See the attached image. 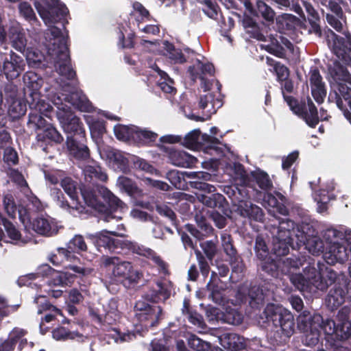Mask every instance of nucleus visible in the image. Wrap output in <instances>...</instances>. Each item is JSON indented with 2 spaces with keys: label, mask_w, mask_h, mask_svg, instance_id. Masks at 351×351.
Listing matches in <instances>:
<instances>
[{
  "label": "nucleus",
  "mask_w": 351,
  "mask_h": 351,
  "mask_svg": "<svg viewBox=\"0 0 351 351\" xmlns=\"http://www.w3.org/2000/svg\"><path fill=\"white\" fill-rule=\"evenodd\" d=\"M170 297V291L166 284L156 282L145 294V298L151 302H165Z\"/></svg>",
  "instance_id": "obj_26"
},
{
  "label": "nucleus",
  "mask_w": 351,
  "mask_h": 351,
  "mask_svg": "<svg viewBox=\"0 0 351 351\" xmlns=\"http://www.w3.org/2000/svg\"><path fill=\"white\" fill-rule=\"evenodd\" d=\"M221 345L229 351L245 350L243 338L235 333H226L220 339Z\"/></svg>",
  "instance_id": "obj_31"
},
{
  "label": "nucleus",
  "mask_w": 351,
  "mask_h": 351,
  "mask_svg": "<svg viewBox=\"0 0 351 351\" xmlns=\"http://www.w3.org/2000/svg\"><path fill=\"white\" fill-rule=\"evenodd\" d=\"M61 186L71 200H78L77 186V183L70 177H64L61 180Z\"/></svg>",
  "instance_id": "obj_52"
},
{
  "label": "nucleus",
  "mask_w": 351,
  "mask_h": 351,
  "mask_svg": "<svg viewBox=\"0 0 351 351\" xmlns=\"http://www.w3.org/2000/svg\"><path fill=\"white\" fill-rule=\"evenodd\" d=\"M135 317L145 326L154 327L163 318L160 306H152L144 301L138 300L134 305Z\"/></svg>",
  "instance_id": "obj_8"
},
{
  "label": "nucleus",
  "mask_w": 351,
  "mask_h": 351,
  "mask_svg": "<svg viewBox=\"0 0 351 351\" xmlns=\"http://www.w3.org/2000/svg\"><path fill=\"white\" fill-rule=\"evenodd\" d=\"M158 138V134L147 129H141L136 126L134 141L139 145H149L154 143Z\"/></svg>",
  "instance_id": "obj_40"
},
{
  "label": "nucleus",
  "mask_w": 351,
  "mask_h": 351,
  "mask_svg": "<svg viewBox=\"0 0 351 351\" xmlns=\"http://www.w3.org/2000/svg\"><path fill=\"white\" fill-rule=\"evenodd\" d=\"M237 298L241 303H248L252 308L258 309L264 304L265 294L263 289L259 286H251L247 294L238 291Z\"/></svg>",
  "instance_id": "obj_14"
},
{
  "label": "nucleus",
  "mask_w": 351,
  "mask_h": 351,
  "mask_svg": "<svg viewBox=\"0 0 351 351\" xmlns=\"http://www.w3.org/2000/svg\"><path fill=\"white\" fill-rule=\"evenodd\" d=\"M26 111V104L21 101H14L9 108V113L14 119H20L25 114Z\"/></svg>",
  "instance_id": "obj_57"
},
{
  "label": "nucleus",
  "mask_w": 351,
  "mask_h": 351,
  "mask_svg": "<svg viewBox=\"0 0 351 351\" xmlns=\"http://www.w3.org/2000/svg\"><path fill=\"white\" fill-rule=\"evenodd\" d=\"M321 330L324 331L328 339H337L341 341V335L339 332V324L337 321L335 322L331 319L324 320L322 317V323L320 326Z\"/></svg>",
  "instance_id": "obj_42"
},
{
  "label": "nucleus",
  "mask_w": 351,
  "mask_h": 351,
  "mask_svg": "<svg viewBox=\"0 0 351 351\" xmlns=\"http://www.w3.org/2000/svg\"><path fill=\"white\" fill-rule=\"evenodd\" d=\"M198 198L203 204L208 207L219 210L226 215H228V213H230L228 202L226 197L220 193H213L210 195L202 194Z\"/></svg>",
  "instance_id": "obj_21"
},
{
  "label": "nucleus",
  "mask_w": 351,
  "mask_h": 351,
  "mask_svg": "<svg viewBox=\"0 0 351 351\" xmlns=\"http://www.w3.org/2000/svg\"><path fill=\"white\" fill-rule=\"evenodd\" d=\"M106 122L104 120L94 121L90 125L92 136L101 137L106 132Z\"/></svg>",
  "instance_id": "obj_64"
},
{
  "label": "nucleus",
  "mask_w": 351,
  "mask_h": 351,
  "mask_svg": "<svg viewBox=\"0 0 351 351\" xmlns=\"http://www.w3.org/2000/svg\"><path fill=\"white\" fill-rule=\"evenodd\" d=\"M66 134V141L86 137V130L80 119L76 116L71 118L62 127Z\"/></svg>",
  "instance_id": "obj_25"
},
{
  "label": "nucleus",
  "mask_w": 351,
  "mask_h": 351,
  "mask_svg": "<svg viewBox=\"0 0 351 351\" xmlns=\"http://www.w3.org/2000/svg\"><path fill=\"white\" fill-rule=\"evenodd\" d=\"M23 80L26 86L30 91L29 97L31 98V101H27L29 103V107L35 108L34 110L31 111L29 114L27 126L36 131L40 130L47 123L40 114L43 110L41 106L43 105L40 101V94L39 90L42 86L43 81L34 72H27L23 76Z\"/></svg>",
  "instance_id": "obj_3"
},
{
  "label": "nucleus",
  "mask_w": 351,
  "mask_h": 351,
  "mask_svg": "<svg viewBox=\"0 0 351 351\" xmlns=\"http://www.w3.org/2000/svg\"><path fill=\"white\" fill-rule=\"evenodd\" d=\"M221 319L230 324L239 325L243 322V316L239 311L229 308L222 313Z\"/></svg>",
  "instance_id": "obj_51"
},
{
  "label": "nucleus",
  "mask_w": 351,
  "mask_h": 351,
  "mask_svg": "<svg viewBox=\"0 0 351 351\" xmlns=\"http://www.w3.org/2000/svg\"><path fill=\"white\" fill-rule=\"evenodd\" d=\"M168 158L175 166L191 168L197 162V159L187 152L171 149L168 152Z\"/></svg>",
  "instance_id": "obj_24"
},
{
  "label": "nucleus",
  "mask_w": 351,
  "mask_h": 351,
  "mask_svg": "<svg viewBox=\"0 0 351 351\" xmlns=\"http://www.w3.org/2000/svg\"><path fill=\"white\" fill-rule=\"evenodd\" d=\"M327 38L332 40V53L346 65L351 64V33L349 31L342 32L341 35L335 34L328 29Z\"/></svg>",
  "instance_id": "obj_7"
},
{
  "label": "nucleus",
  "mask_w": 351,
  "mask_h": 351,
  "mask_svg": "<svg viewBox=\"0 0 351 351\" xmlns=\"http://www.w3.org/2000/svg\"><path fill=\"white\" fill-rule=\"evenodd\" d=\"M302 274H292L290 276L291 282L301 291H311L313 288L320 291L327 289V283L322 280V276L313 266L310 265L303 269Z\"/></svg>",
  "instance_id": "obj_6"
},
{
  "label": "nucleus",
  "mask_w": 351,
  "mask_h": 351,
  "mask_svg": "<svg viewBox=\"0 0 351 351\" xmlns=\"http://www.w3.org/2000/svg\"><path fill=\"white\" fill-rule=\"evenodd\" d=\"M254 16L261 17L267 21H273L275 12L263 0H256L255 6L252 4V10H247Z\"/></svg>",
  "instance_id": "obj_34"
},
{
  "label": "nucleus",
  "mask_w": 351,
  "mask_h": 351,
  "mask_svg": "<svg viewBox=\"0 0 351 351\" xmlns=\"http://www.w3.org/2000/svg\"><path fill=\"white\" fill-rule=\"evenodd\" d=\"M51 195L60 207L68 210L71 214L75 215V213L78 214L86 213L85 205L82 204L79 200H71L72 202L69 204L60 189L53 188Z\"/></svg>",
  "instance_id": "obj_16"
},
{
  "label": "nucleus",
  "mask_w": 351,
  "mask_h": 351,
  "mask_svg": "<svg viewBox=\"0 0 351 351\" xmlns=\"http://www.w3.org/2000/svg\"><path fill=\"white\" fill-rule=\"evenodd\" d=\"M84 173L86 181L93 184L97 181L106 182L108 180L105 169L96 163L86 166Z\"/></svg>",
  "instance_id": "obj_33"
},
{
  "label": "nucleus",
  "mask_w": 351,
  "mask_h": 351,
  "mask_svg": "<svg viewBox=\"0 0 351 351\" xmlns=\"http://www.w3.org/2000/svg\"><path fill=\"white\" fill-rule=\"evenodd\" d=\"M3 224L7 236L13 241H23L21 240V233L19 228L10 221H5Z\"/></svg>",
  "instance_id": "obj_55"
},
{
  "label": "nucleus",
  "mask_w": 351,
  "mask_h": 351,
  "mask_svg": "<svg viewBox=\"0 0 351 351\" xmlns=\"http://www.w3.org/2000/svg\"><path fill=\"white\" fill-rule=\"evenodd\" d=\"M344 287L345 285H343L342 280L338 281L327 294L325 302L327 307L331 311L337 309L345 302L346 298Z\"/></svg>",
  "instance_id": "obj_17"
},
{
  "label": "nucleus",
  "mask_w": 351,
  "mask_h": 351,
  "mask_svg": "<svg viewBox=\"0 0 351 351\" xmlns=\"http://www.w3.org/2000/svg\"><path fill=\"white\" fill-rule=\"evenodd\" d=\"M3 71L8 80L18 77L23 70L25 63L23 58L16 53L10 51L9 54H5L3 58Z\"/></svg>",
  "instance_id": "obj_13"
},
{
  "label": "nucleus",
  "mask_w": 351,
  "mask_h": 351,
  "mask_svg": "<svg viewBox=\"0 0 351 351\" xmlns=\"http://www.w3.org/2000/svg\"><path fill=\"white\" fill-rule=\"evenodd\" d=\"M2 203L5 212L10 217L15 218L17 209V206L13 194L8 192L3 194Z\"/></svg>",
  "instance_id": "obj_48"
},
{
  "label": "nucleus",
  "mask_w": 351,
  "mask_h": 351,
  "mask_svg": "<svg viewBox=\"0 0 351 351\" xmlns=\"http://www.w3.org/2000/svg\"><path fill=\"white\" fill-rule=\"evenodd\" d=\"M165 56L173 64H183L186 62V59L180 49L175 47L174 45L167 40L163 43Z\"/></svg>",
  "instance_id": "obj_38"
},
{
  "label": "nucleus",
  "mask_w": 351,
  "mask_h": 351,
  "mask_svg": "<svg viewBox=\"0 0 351 351\" xmlns=\"http://www.w3.org/2000/svg\"><path fill=\"white\" fill-rule=\"evenodd\" d=\"M326 19L328 25L337 32L341 34L343 32V25L346 24V16L343 12L342 16L338 14L327 13Z\"/></svg>",
  "instance_id": "obj_47"
},
{
  "label": "nucleus",
  "mask_w": 351,
  "mask_h": 351,
  "mask_svg": "<svg viewBox=\"0 0 351 351\" xmlns=\"http://www.w3.org/2000/svg\"><path fill=\"white\" fill-rule=\"evenodd\" d=\"M58 108V110L56 111V117L63 127L64 125L67 122H69L71 118L75 115L72 114L71 108L66 105L62 108Z\"/></svg>",
  "instance_id": "obj_63"
},
{
  "label": "nucleus",
  "mask_w": 351,
  "mask_h": 351,
  "mask_svg": "<svg viewBox=\"0 0 351 351\" xmlns=\"http://www.w3.org/2000/svg\"><path fill=\"white\" fill-rule=\"evenodd\" d=\"M69 102L81 112H90L94 107L88 97L82 91H74L69 95Z\"/></svg>",
  "instance_id": "obj_30"
},
{
  "label": "nucleus",
  "mask_w": 351,
  "mask_h": 351,
  "mask_svg": "<svg viewBox=\"0 0 351 351\" xmlns=\"http://www.w3.org/2000/svg\"><path fill=\"white\" fill-rule=\"evenodd\" d=\"M86 137L66 141L69 154L75 159L86 160L90 157V150L86 145Z\"/></svg>",
  "instance_id": "obj_23"
},
{
  "label": "nucleus",
  "mask_w": 351,
  "mask_h": 351,
  "mask_svg": "<svg viewBox=\"0 0 351 351\" xmlns=\"http://www.w3.org/2000/svg\"><path fill=\"white\" fill-rule=\"evenodd\" d=\"M329 71L335 81L346 82L350 77L346 66L341 64L338 60H335L332 66H330Z\"/></svg>",
  "instance_id": "obj_43"
},
{
  "label": "nucleus",
  "mask_w": 351,
  "mask_h": 351,
  "mask_svg": "<svg viewBox=\"0 0 351 351\" xmlns=\"http://www.w3.org/2000/svg\"><path fill=\"white\" fill-rule=\"evenodd\" d=\"M322 316L316 313L303 311L297 317V327L304 333L302 343L309 347L316 346L319 341L320 326Z\"/></svg>",
  "instance_id": "obj_4"
},
{
  "label": "nucleus",
  "mask_w": 351,
  "mask_h": 351,
  "mask_svg": "<svg viewBox=\"0 0 351 351\" xmlns=\"http://www.w3.org/2000/svg\"><path fill=\"white\" fill-rule=\"evenodd\" d=\"M261 270L272 278H278L279 266L274 258H268L263 260L260 264Z\"/></svg>",
  "instance_id": "obj_50"
},
{
  "label": "nucleus",
  "mask_w": 351,
  "mask_h": 351,
  "mask_svg": "<svg viewBox=\"0 0 351 351\" xmlns=\"http://www.w3.org/2000/svg\"><path fill=\"white\" fill-rule=\"evenodd\" d=\"M189 346L196 351H208L210 343L203 341L195 335H191L188 340Z\"/></svg>",
  "instance_id": "obj_54"
},
{
  "label": "nucleus",
  "mask_w": 351,
  "mask_h": 351,
  "mask_svg": "<svg viewBox=\"0 0 351 351\" xmlns=\"http://www.w3.org/2000/svg\"><path fill=\"white\" fill-rule=\"evenodd\" d=\"M201 132L199 129H195L188 133L182 142V144L191 149H196L199 148L200 143L199 138Z\"/></svg>",
  "instance_id": "obj_53"
},
{
  "label": "nucleus",
  "mask_w": 351,
  "mask_h": 351,
  "mask_svg": "<svg viewBox=\"0 0 351 351\" xmlns=\"http://www.w3.org/2000/svg\"><path fill=\"white\" fill-rule=\"evenodd\" d=\"M270 244L271 254L277 257L284 256L289 254V247L298 250L295 243H268Z\"/></svg>",
  "instance_id": "obj_49"
},
{
  "label": "nucleus",
  "mask_w": 351,
  "mask_h": 351,
  "mask_svg": "<svg viewBox=\"0 0 351 351\" xmlns=\"http://www.w3.org/2000/svg\"><path fill=\"white\" fill-rule=\"evenodd\" d=\"M276 195L278 199L271 194L267 195V202L268 204L273 208L274 213H277L278 214L287 217L289 215V211L287 206L285 205V203L287 200L286 197L280 193H277Z\"/></svg>",
  "instance_id": "obj_36"
},
{
  "label": "nucleus",
  "mask_w": 351,
  "mask_h": 351,
  "mask_svg": "<svg viewBox=\"0 0 351 351\" xmlns=\"http://www.w3.org/2000/svg\"><path fill=\"white\" fill-rule=\"evenodd\" d=\"M284 99L293 114L305 121L311 128H315L319 122L317 108L309 97L300 100L293 96L284 95Z\"/></svg>",
  "instance_id": "obj_5"
},
{
  "label": "nucleus",
  "mask_w": 351,
  "mask_h": 351,
  "mask_svg": "<svg viewBox=\"0 0 351 351\" xmlns=\"http://www.w3.org/2000/svg\"><path fill=\"white\" fill-rule=\"evenodd\" d=\"M28 228L44 237H53L58 232L56 223L43 217L34 218Z\"/></svg>",
  "instance_id": "obj_18"
},
{
  "label": "nucleus",
  "mask_w": 351,
  "mask_h": 351,
  "mask_svg": "<svg viewBox=\"0 0 351 351\" xmlns=\"http://www.w3.org/2000/svg\"><path fill=\"white\" fill-rule=\"evenodd\" d=\"M58 0H52V4L43 5L38 1L34 3L40 16L48 25L46 39H49L47 51L54 62L58 73L71 80L76 77V72L73 69L68 45L69 31L66 25L69 23L66 19V8L60 6Z\"/></svg>",
  "instance_id": "obj_1"
},
{
  "label": "nucleus",
  "mask_w": 351,
  "mask_h": 351,
  "mask_svg": "<svg viewBox=\"0 0 351 351\" xmlns=\"http://www.w3.org/2000/svg\"><path fill=\"white\" fill-rule=\"evenodd\" d=\"M154 208H156V210L160 215L168 218L172 225H178L176 215L171 207L165 204H159L154 206Z\"/></svg>",
  "instance_id": "obj_56"
},
{
  "label": "nucleus",
  "mask_w": 351,
  "mask_h": 351,
  "mask_svg": "<svg viewBox=\"0 0 351 351\" xmlns=\"http://www.w3.org/2000/svg\"><path fill=\"white\" fill-rule=\"evenodd\" d=\"M330 254L337 262L343 263L347 261H351V252L350 251L351 244L342 245L341 243H328Z\"/></svg>",
  "instance_id": "obj_32"
},
{
  "label": "nucleus",
  "mask_w": 351,
  "mask_h": 351,
  "mask_svg": "<svg viewBox=\"0 0 351 351\" xmlns=\"http://www.w3.org/2000/svg\"><path fill=\"white\" fill-rule=\"evenodd\" d=\"M8 38L12 47L19 51L23 52L25 49L27 40L23 29L19 23L10 25L6 31Z\"/></svg>",
  "instance_id": "obj_22"
},
{
  "label": "nucleus",
  "mask_w": 351,
  "mask_h": 351,
  "mask_svg": "<svg viewBox=\"0 0 351 351\" xmlns=\"http://www.w3.org/2000/svg\"><path fill=\"white\" fill-rule=\"evenodd\" d=\"M278 220V228L276 235V241H294V237H296L295 241H311L305 237V241L303 237L300 238L298 233L302 235L301 232L293 220L288 218H280L276 217ZM311 241H323L321 239H313Z\"/></svg>",
  "instance_id": "obj_11"
},
{
  "label": "nucleus",
  "mask_w": 351,
  "mask_h": 351,
  "mask_svg": "<svg viewBox=\"0 0 351 351\" xmlns=\"http://www.w3.org/2000/svg\"><path fill=\"white\" fill-rule=\"evenodd\" d=\"M254 250L256 256L261 261L271 258L269 256L271 254L270 244L268 243H255Z\"/></svg>",
  "instance_id": "obj_62"
},
{
  "label": "nucleus",
  "mask_w": 351,
  "mask_h": 351,
  "mask_svg": "<svg viewBox=\"0 0 351 351\" xmlns=\"http://www.w3.org/2000/svg\"><path fill=\"white\" fill-rule=\"evenodd\" d=\"M184 231L179 230L182 241H192L187 233H189L199 241L213 237L214 239L207 240L206 241H214V240L217 241V233H215L214 228L207 222L204 217H201L200 219L197 220V227L193 224L187 223L184 225Z\"/></svg>",
  "instance_id": "obj_9"
},
{
  "label": "nucleus",
  "mask_w": 351,
  "mask_h": 351,
  "mask_svg": "<svg viewBox=\"0 0 351 351\" xmlns=\"http://www.w3.org/2000/svg\"><path fill=\"white\" fill-rule=\"evenodd\" d=\"M323 237L325 241H337L338 239L351 241V230L343 228H340L339 230L328 228L324 231Z\"/></svg>",
  "instance_id": "obj_37"
},
{
  "label": "nucleus",
  "mask_w": 351,
  "mask_h": 351,
  "mask_svg": "<svg viewBox=\"0 0 351 351\" xmlns=\"http://www.w3.org/2000/svg\"><path fill=\"white\" fill-rule=\"evenodd\" d=\"M252 176L258 187L265 191L272 189L273 183L269 175L263 170H257L252 173Z\"/></svg>",
  "instance_id": "obj_44"
},
{
  "label": "nucleus",
  "mask_w": 351,
  "mask_h": 351,
  "mask_svg": "<svg viewBox=\"0 0 351 351\" xmlns=\"http://www.w3.org/2000/svg\"><path fill=\"white\" fill-rule=\"evenodd\" d=\"M337 90L334 93L330 92L328 96V100L331 102H335L337 107L343 112L349 111L346 108V105L343 104L342 98L348 104V101L351 99V88L348 86L347 84L343 82H338L336 86Z\"/></svg>",
  "instance_id": "obj_20"
},
{
  "label": "nucleus",
  "mask_w": 351,
  "mask_h": 351,
  "mask_svg": "<svg viewBox=\"0 0 351 351\" xmlns=\"http://www.w3.org/2000/svg\"><path fill=\"white\" fill-rule=\"evenodd\" d=\"M19 12L22 16L35 31H38L41 23L37 18L32 5L27 1H21L19 4Z\"/></svg>",
  "instance_id": "obj_29"
},
{
  "label": "nucleus",
  "mask_w": 351,
  "mask_h": 351,
  "mask_svg": "<svg viewBox=\"0 0 351 351\" xmlns=\"http://www.w3.org/2000/svg\"><path fill=\"white\" fill-rule=\"evenodd\" d=\"M267 44L263 45V47L268 53L280 58H285L287 55V50L293 53L294 46L293 43L286 37L276 34L270 35L267 38Z\"/></svg>",
  "instance_id": "obj_12"
},
{
  "label": "nucleus",
  "mask_w": 351,
  "mask_h": 351,
  "mask_svg": "<svg viewBox=\"0 0 351 351\" xmlns=\"http://www.w3.org/2000/svg\"><path fill=\"white\" fill-rule=\"evenodd\" d=\"M202 3L204 5L202 11L210 19H217L218 15L219 6L216 2L212 0H204Z\"/></svg>",
  "instance_id": "obj_61"
},
{
  "label": "nucleus",
  "mask_w": 351,
  "mask_h": 351,
  "mask_svg": "<svg viewBox=\"0 0 351 351\" xmlns=\"http://www.w3.org/2000/svg\"><path fill=\"white\" fill-rule=\"evenodd\" d=\"M107 157L115 171L124 173L130 171L129 160L122 152L115 149H109L107 152Z\"/></svg>",
  "instance_id": "obj_27"
},
{
  "label": "nucleus",
  "mask_w": 351,
  "mask_h": 351,
  "mask_svg": "<svg viewBox=\"0 0 351 351\" xmlns=\"http://www.w3.org/2000/svg\"><path fill=\"white\" fill-rule=\"evenodd\" d=\"M269 326L272 325L275 331L270 332V339L274 343L280 345L285 343L295 332V320L293 314L282 306L272 303L268 304L265 308L261 318Z\"/></svg>",
  "instance_id": "obj_2"
},
{
  "label": "nucleus",
  "mask_w": 351,
  "mask_h": 351,
  "mask_svg": "<svg viewBox=\"0 0 351 351\" xmlns=\"http://www.w3.org/2000/svg\"><path fill=\"white\" fill-rule=\"evenodd\" d=\"M109 234L117 235L115 232H110L104 230L95 234H87L85 237L92 241H120L119 240L111 238Z\"/></svg>",
  "instance_id": "obj_60"
},
{
  "label": "nucleus",
  "mask_w": 351,
  "mask_h": 351,
  "mask_svg": "<svg viewBox=\"0 0 351 351\" xmlns=\"http://www.w3.org/2000/svg\"><path fill=\"white\" fill-rule=\"evenodd\" d=\"M80 189L86 205L93 208H97L101 205L95 190L84 185Z\"/></svg>",
  "instance_id": "obj_46"
},
{
  "label": "nucleus",
  "mask_w": 351,
  "mask_h": 351,
  "mask_svg": "<svg viewBox=\"0 0 351 351\" xmlns=\"http://www.w3.org/2000/svg\"><path fill=\"white\" fill-rule=\"evenodd\" d=\"M0 149H3L12 143L10 132L5 128L6 120L4 117L0 119Z\"/></svg>",
  "instance_id": "obj_59"
},
{
  "label": "nucleus",
  "mask_w": 351,
  "mask_h": 351,
  "mask_svg": "<svg viewBox=\"0 0 351 351\" xmlns=\"http://www.w3.org/2000/svg\"><path fill=\"white\" fill-rule=\"evenodd\" d=\"M350 313L351 308L346 306L342 307L338 312L337 322L339 324V332L341 337H346L345 330L350 329L351 327V322L350 321Z\"/></svg>",
  "instance_id": "obj_39"
},
{
  "label": "nucleus",
  "mask_w": 351,
  "mask_h": 351,
  "mask_svg": "<svg viewBox=\"0 0 351 351\" xmlns=\"http://www.w3.org/2000/svg\"><path fill=\"white\" fill-rule=\"evenodd\" d=\"M112 274L114 277L121 278L130 283L138 282L142 276L133 268L131 263L127 261L117 263L112 268Z\"/></svg>",
  "instance_id": "obj_19"
},
{
  "label": "nucleus",
  "mask_w": 351,
  "mask_h": 351,
  "mask_svg": "<svg viewBox=\"0 0 351 351\" xmlns=\"http://www.w3.org/2000/svg\"><path fill=\"white\" fill-rule=\"evenodd\" d=\"M221 282V281L218 278L217 274L213 271L206 287L208 291L210 292V298L217 304H221L223 302L222 292L223 288L219 285Z\"/></svg>",
  "instance_id": "obj_35"
},
{
  "label": "nucleus",
  "mask_w": 351,
  "mask_h": 351,
  "mask_svg": "<svg viewBox=\"0 0 351 351\" xmlns=\"http://www.w3.org/2000/svg\"><path fill=\"white\" fill-rule=\"evenodd\" d=\"M303 6L305 9L306 16L303 18L306 22L305 27L309 34H314L318 38L323 36V30L321 25V15L324 14V10L319 8L317 3L304 1Z\"/></svg>",
  "instance_id": "obj_10"
},
{
  "label": "nucleus",
  "mask_w": 351,
  "mask_h": 351,
  "mask_svg": "<svg viewBox=\"0 0 351 351\" xmlns=\"http://www.w3.org/2000/svg\"><path fill=\"white\" fill-rule=\"evenodd\" d=\"M298 250L301 246H304L313 256H319L324 251V243H295Z\"/></svg>",
  "instance_id": "obj_58"
},
{
  "label": "nucleus",
  "mask_w": 351,
  "mask_h": 351,
  "mask_svg": "<svg viewBox=\"0 0 351 351\" xmlns=\"http://www.w3.org/2000/svg\"><path fill=\"white\" fill-rule=\"evenodd\" d=\"M36 139L38 142H43L45 144L61 143L64 140L56 128L52 124L48 123L38 132Z\"/></svg>",
  "instance_id": "obj_28"
},
{
  "label": "nucleus",
  "mask_w": 351,
  "mask_h": 351,
  "mask_svg": "<svg viewBox=\"0 0 351 351\" xmlns=\"http://www.w3.org/2000/svg\"><path fill=\"white\" fill-rule=\"evenodd\" d=\"M136 130V126L135 125H119L114 127V134L119 140L123 141H134Z\"/></svg>",
  "instance_id": "obj_45"
},
{
  "label": "nucleus",
  "mask_w": 351,
  "mask_h": 351,
  "mask_svg": "<svg viewBox=\"0 0 351 351\" xmlns=\"http://www.w3.org/2000/svg\"><path fill=\"white\" fill-rule=\"evenodd\" d=\"M129 196L133 199L135 206L147 209L149 211L154 210V204L145 199V197H147V195L145 193L142 189L138 188V186L129 194Z\"/></svg>",
  "instance_id": "obj_41"
},
{
  "label": "nucleus",
  "mask_w": 351,
  "mask_h": 351,
  "mask_svg": "<svg viewBox=\"0 0 351 351\" xmlns=\"http://www.w3.org/2000/svg\"><path fill=\"white\" fill-rule=\"evenodd\" d=\"M235 212L243 218L250 221L263 222L265 214L263 209L249 201H239Z\"/></svg>",
  "instance_id": "obj_15"
}]
</instances>
